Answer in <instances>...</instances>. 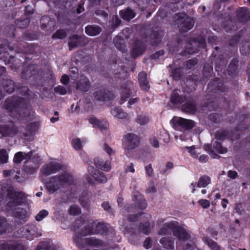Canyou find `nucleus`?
Masks as SVG:
<instances>
[{"label": "nucleus", "instance_id": "obj_26", "mask_svg": "<svg viewBox=\"0 0 250 250\" xmlns=\"http://www.w3.org/2000/svg\"><path fill=\"white\" fill-rule=\"evenodd\" d=\"M120 14L124 20L127 21H129L131 19L134 18L136 15L135 12L129 7L120 11Z\"/></svg>", "mask_w": 250, "mask_h": 250}, {"label": "nucleus", "instance_id": "obj_18", "mask_svg": "<svg viewBox=\"0 0 250 250\" xmlns=\"http://www.w3.org/2000/svg\"><path fill=\"white\" fill-rule=\"evenodd\" d=\"M41 28L43 29H46L47 31H51L54 30L55 24V20L51 19L48 16H43L41 19Z\"/></svg>", "mask_w": 250, "mask_h": 250}, {"label": "nucleus", "instance_id": "obj_29", "mask_svg": "<svg viewBox=\"0 0 250 250\" xmlns=\"http://www.w3.org/2000/svg\"><path fill=\"white\" fill-rule=\"evenodd\" d=\"M237 63V61L233 60L229 65L228 73L232 78L235 77L238 74Z\"/></svg>", "mask_w": 250, "mask_h": 250}, {"label": "nucleus", "instance_id": "obj_63", "mask_svg": "<svg viewBox=\"0 0 250 250\" xmlns=\"http://www.w3.org/2000/svg\"><path fill=\"white\" fill-rule=\"evenodd\" d=\"M198 47L200 48H205L206 46V39L204 37H201L198 40Z\"/></svg>", "mask_w": 250, "mask_h": 250}, {"label": "nucleus", "instance_id": "obj_62", "mask_svg": "<svg viewBox=\"0 0 250 250\" xmlns=\"http://www.w3.org/2000/svg\"><path fill=\"white\" fill-rule=\"evenodd\" d=\"M121 22V21L117 16H114L112 18V24L115 27L118 26Z\"/></svg>", "mask_w": 250, "mask_h": 250}, {"label": "nucleus", "instance_id": "obj_27", "mask_svg": "<svg viewBox=\"0 0 250 250\" xmlns=\"http://www.w3.org/2000/svg\"><path fill=\"white\" fill-rule=\"evenodd\" d=\"M32 151L26 153L19 152L15 154L13 161L16 163H20L24 159L26 160L27 158H30L32 156Z\"/></svg>", "mask_w": 250, "mask_h": 250}, {"label": "nucleus", "instance_id": "obj_17", "mask_svg": "<svg viewBox=\"0 0 250 250\" xmlns=\"http://www.w3.org/2000/svg\"><path fill=\"white\" fill-rule=\"evenodd\" d=\"M90 87V83L88 78L82 75L80 80L76 82V89L82 92H86L89 90Z\"/></svg>", "mask_w": 250, "mask_h": 250}, {"label": "nucleus", "instance_id": "obj_33", "mask_svg": "<svg viewBox=\"0 0 250 250\" xmlns=\"http://www.w3.org/2000/svg\"><path fill=\"white\" fill-rule=\"evenodd\" d=\"M160 242L164 248L167 249H173L174 248V241L169 238L163 237L160 240Z\"/></svg>", "mask_w": 250, "mask_h": 250}, {"label": "nucleus", "instance_id": "obj_31", "mask_svg": "<svg viewBox=\"0 0 250 250\" xmlns=\"http://www.w3.org/2000/svg\"><path fill=\"white\" fill-rule=\"evenodd\" d=\"M111 113L113 116L120 119H126L128 117L127 114L120 107H115L111 110Z\"/></svg>", "mask_w": 250, "mask_h": 250}, {"label": "nucleus", "instance_id": "obj_38", "mask_svg": "<svg viewBox=\"0 0 250 250\" xmlns=\"http://www.w3.org/2000/svg\"><path fill=\"white\" fill-rule=\"evenodd\" d=\"M81 205L86 209H88L90 207V200L88 197L87 194L84 193L82 194L80 199Z\"/></svg>", "mask_w": 250, "mask_h": 250}, {"label": "nucleus", "instance_id": "obj_39", "mask_svg": "<svg viewBox=\"0 0 250 250\" xmlns=\"http://www.w3.org/2000/svg\"><path fill=\"white\" fill-rule=\"evenodd\" d=\"M149 120V118L144 114L138 115L135 120L136 122L139 124L140 125H146L148 123Z\"/></svg>", "mask_w": 250, "mask_h": 250}, {"label": "nucleus", "instance_id": "obj_23", "mask_svg": "<svg viewBox=\"0 0 250 250\" xmlns=\"http://www.w3.org/2000/svg\"><path fill=\"white\" fill-rule=\"evenodd\" d=\"M164 36V32L161 29L153 30L150 35V42L152 45L159 44Z\"/></svg>", "mask_w": 250, "mask_h": 250}, {"label": "nucleus", "instance_id": "obj_21", "mask_svg": "<svg viewBox=\"0 0 250 250\" xmlns=\"http://www.w3.org/2000/svg\"><path fill=\"white\" fill-rule=\"evenodd\" d=\"M138 81L141 88L144 92H148L150 88V85L147 80L146 73L145 72H140L138 75Z\"/></svg>", "mask_w": 250, "mask_h": 250}, {"label": "nucleus", "instance_id": "obj_45", "mask_svg": "<svg viewBox=\"0 0 250 250\" xmlns=\"http://www.w3.org/2000/svg\"><path fill=\"white\" fill-rule=\"evenodd\" d=\"M213 148L219 153L223 154L227 152V149L226 148L223 147L221 144L217 141H215L213 144Z\"/></svg>", "mask_w": 250, "mask_h": 250}, {"label": "nucleus", "instance_id": "obj_37", "mask_svg": "<svg viewBox=\"0 0 250 250\" xmlns=\"http://www.w3.org/2000/svg\"><path fill=\"white\" fill-rule=\"evenodd\" d=\"M139 229L145 234H148L150 231V224L149 222L140 223Z\"/></svg>", "mask_w": 250, "mask_h": 250}, {"label": "nucleus", "instance_id": "obj_9", "mask_svg": "<svg viewBox=\"0 0 250 250\" xmlns=\"http://www.w3.org/2000/svg\"><path fill=\"white\" fill-rule=\"evenodd\" d=\"M181 109L183 112L191 114H194L197 111L196 101L190 95H187L184 104L181 106Z\"/></svg>", "mask_w": 250, "mask_h": 250}, {"label": "nucleus", "instance_id": "obj_61", "mask_svg": "<svg viewBox=\"0 0 250 250\" xmlns=\"http://www.w3.org/2000/svg\"><path fill=\"white\" fill-rule=\"evenodd\" d=\"M70 72L71 73V78L72 79L75 80L77 78L78 73V69L76 67H72L70 69Z\"/></svg>", "mask_w": 250, "mask_h": 250}, {"label": "nucleus", "instance_id": "obj_16", "mask_svg": "<svg viewBox=\"0 0 250 250\" xmlns=\"http://www.w3.org/2000/svg\"><path fill=\"white\" fill-rule=\"evenodd\" d=\"M173 121L176 124V125H177L183 130H190L195 126V122L193 121L181 117L176 119H173Z\"/></svg>", "mask_w": 250, "mask_h": 250}, {"label": "nucleus", "instance_id": "obj_47", "mask_svg": "<svg viewBox=\"0 0 250 250\" xmlns=\"http://www.w3.org/2000/svg\"><path fill=\"white\" fill-rule=\"evenodd\" d=\"M8 155L4 149H0V164L6 163L8 162Z\"/></svg>", "mask_w": 250, "mask_h": 250}, {"label": "nucleus", "instance_id": "obj_49", "mask_svg": "<svg viewBox=\"0 0 250 250\" xmlns=\"http://www.w3.org/2000/svg\"><path fill=\"white\" fill-rule=\"evenodd\" d=\"M29 22V20L27 18L23 20H17L16 23L18 27L20 28H25L28 26Z\"/></svg>", "mask_w": 250, "mask_h": 250}, {"label": "nucleus", "instance_id": "obj_40", "mask_svg": "<svg viewBox=\"0 0 250 250\" xmlns=\"http://www.w3.org/2000/svg\"><path fill=\"white\" fill-rule=\"evenodd\" d=\"M8 229V225L4 217H0V234L6 232Z\"/></svg>", "mask_w": 250, "mask_h": 250}, {"label": "nucleus", "instance_id": "obj_34", "mask_svg": "<svg viewBox=\"0 0 250 250\" xmlns=\"http://www.w3.org/2000/svg\"><path fill=\"white\" fill-rule=\"evenodd\" d=\"M80 37L77 35H73L71 37L68 41V45L70 49H72L78 46L80 43Z\"/></svg>", "mask_w": 250, "mask_h": 250}, {"label": "nucleus", "instance_id": "obj_19", "mask_svg": "<svg viewBox=\"0 0 250 250\" xmlns=\"http://www.w3.org/2000/svg\"><path fill=\"white\" fill-rule=\"evenodd\" d=\"M236 17L240 22H247L250 20V12L245 7L240 8L237 11Z\"/></svg>", "mask_w": 250, "mask_h": 250}, {"label": "nucleus", "instance_id": "obj_5", "mask_svg": "<svg viewBox=\"0 0 250 250\" xmlns=\"http://www.w3.org/2000/svg\"><path fill=\"white\" fill-rule=\"evenodd\" d=\"M175 17L176 23L180 32H187L193 27L194 24L193 20L186 14H177Z\"/></svg>", "mask_w": 250, "mask_h": 250}, {"label": "nucleus", "instance_id": "obj_25", "mask_svg": "<svg viewBox=\"0 0 250 250\" xmlns=\"http://www.w3.org/2000/svg\"><path fill=\"white\" fill-rule=\"evenodd\" d=\"M89 121L94 126L99 128L100 129H106L108 125V123L105 121H100L95 117L92 116L89 118Z\"/></svg>", "mask_w": 250, "mask_h": 250}, {"label": "nucleus", "instance_id": "obj_11", "mask_svg": "<svg viewBox=\"0 0 250 250\" xmlns=\"http://www.w3.org/2000/svg\"><path fill=\"white\" fill-rule=\"evenodd\" d=\"M126 139V148L133 150L138 146L140 144L139 137L133 133H129L125 135Z\"/></svg>", "mask_w": 250, "mask_h": 250}, {"label": "nucleus", "instance_id": "obj_3", "mask_svg": "<svg viewBox=\"0 0 250 250\" xmlns=\"http://www.w3.org/2000/svg\"><path fill=\"white\" fill-rule=\"evenodd\" d=\"M73 182V176L67 172L51 177L46 183V187L50 193H54L57 190Z\"/></svg>", "mask_w": 250, "mask_h": 250}, {"label": "nucleus", "instance_id": "obj_48", "mask_svg": "<svg viewBox=\"0 0 250 250\" xmlns=\"http://www.w3.org/2000/svg\"><path fill=\"white\" fill-rule=\"evenodd\" d=\"M226 63V61L224 59L217 60L215 62V70L217 71H221L225 66Z\"/></svg>", "mask_w": 250, "mask_h": 250}, {"label": "nucleus", "instance_id": "obj_52", "mask_svg": "<svg viewBox=\"0 0 250 250\" xmlns=\"http://www.w3.org/2000/svg\"><path fill=\"white\" fill-rule=\"evenodd\" d=\"M227 132L225 130L217 131L215 133V138L219 140H224L227 135Z\"/></svg>", "mask_w": 250, "mask_h": 250}, {"label": "nucleus", "instance_id": "obj_64", "mask_svg": "<svg viewBox=\"0 0 250 250\" xmlns=\"http://www.w3.org/2000/svg\"><path fill=\"white\" fill-rule=\"evenodd\" d=\"M61 82L63 84L67 85L69 82V76L66 74H63L61 78Z\"/></svg>", "mask_w": 250, "mask_h": 250}, {"label": "nucleus", "instance_id": "obj_36", "mask_svg": "<svg viewBox=\"0 0 250 250\" xmlns=\"http://www.w3.org/2000/svg\"><path fill=\"white\" fill-rule=\"evenodd\" d=\"M95 229H94V233H103L106 232L108 230V228L105 224L104 223H98L95 224Z\"/></svg>", "mask_w": 250, "mask_h": 250}, {"label": "nucleus", "instance_id": "obj_32", "mask_svg": "<svg viewBox=\"0 0 250 250\" xmlns=\"http://www.w3.org/2000/svg\"><path fill=\"white\" fill-rule=\"evenodd\" d=\"M187 97V95H171L170 97L171 102L175 104H182Z\"/></svg>", "mask_w": 250, "mask_h": 250}, {"label": "nucleus", "instance_id": "obj_54", "mask_svg": "<svg viewBox=\"0 0 250 250\" xmlns=\"http://www.w3.org/2000/svg\"><path fill=\"white\" fill-rule=\"evenodd\" d=\"M197 62L198 61L196 58L189 60L186 62V67L188 69H190L194 66H195L197 63Z\"/></svg>", "mask_w": 250, "mask_h": 250}, {"label": "nucleus", "instance_id": "obj_28", "mask_svg": "<svg viewBox=\"0 0 250 250\" xmlns=\"http://www.w3.org/2000/svg\"><path fill=\"white\" fill-rule=\"evenodd\" d=\"M102 31L101 28L96 25H89L85 27V33L89 36H95Z\"/></svg>", "mask_w": 250, "mask_h": 250}, {"label": "nucleus", "instance_id": "obj_7", "mask_svg": "<svg viewBox=\"0 0 250 250\" xmlns=\"http://www.w3.org/2000/svg\"><path fill=\"white\" fill-rule=\"evenodd\" d=\"M37 233L38 229L35 225H27L18 230L15 235L19 237H27L28 239H31L33 235L36 237L42 235L41 233L39 234Z\"/></svg>", "mask_w": 250, "mask_h": 250}, {"label": "nucleus", "instance_id": "obj_43", "mask_svg": "<svg viewBox=\"0 0 250 250\" xmlns=\"http://www.w3.org/2000/svg\"><path fill=\"white\" fill-rule=\"evenodd\" d=\"M67 36V33L64 29H60L57 30L55 33L52 35L53 39H62L65 38Z\"/></svg>", "mask_w": 250, "mask_h": 250}, {"label": "nucleus", "instance_id": "obj_53", "mask_svg": "<svg viewBox=\"0 0 250 250\" xmlns=\"http://www.w3.org/2000/svg\"><path fill=\"white\" fill-rule=\"evenodd\" d=\"M72 145L73 147L77 150H80L82 147V144L80 139H74L72 140Z\"/></svg>", "mask_w": 250, "mask_h": 250}, {"label": "nucleus", "instance_id": "obj_4", "mask_svg": "<svg viewBox=\"0 0 250 250\" xmlns=\"http://www.w3.org/2000/svg\"><path fill=\"white\" fill-rule=\"evenodd\" d=\"M3 91L10 94L15 91L21 94H29V89L27 86H23L20 83L16 85L14 82L10 79H4L2 83Z\"/></svg>", "mask_w": 250, "mask_h": 250}, {"label": "nucleus", "instance_id": "obj_59", "mask_svg": "<svg viewBox=\"0 0 250 250\" xmlns=\"http://www.w3.org/2000/svg\"><path fill=\"white\" fill-rule=\"evenodd\" d=\"M123 209L124 212H131L135 211V208L132 205H126Z\"/></svg>", "mask_w": 250, "mask_h": 250}, {"label": "nucleus", "instance_id": "obj_50", "mask_svg": "<svg viewBox=\"0 0 250 250\" xmlns=\"http://www.w3.org/2000/svg\"><path fill=\"white\" fill-rule=\"evenodd\" d=\"M69 213L72 215H77L80 213L81 210L79 207L77 205L71 206L69 210Z\"/></svg>", "mask_w": 250, "mask_h": 250}, {"label": "nucleus", "instance_id": "obj_60", "mask_svg": "<svg viewBox=\"0 0 250 250\" xmlns=\"http://www.w3.org/2000/svg\"><path fill=\"white\" fill-rule=\"evenodd\" d=\"M54 90L56 93H59V94H66L67 92L65 88L62 85H59L55 87Z\"/></svg>", "mask_w": 250, "mask_h": 250}, {"label": "nucleus", "instance_id": "obj_35", "mask_svg": "<svg viewBox=\"0 0 250 250\" xmlns=\"http://www.w3.org/2000/svg\"><path fill=\"white\" fill-rule=\"evenodd\" d=\"M210 180V179L208 176L206 175L202 176L198 181L197 186L199 188L206 187L209 184Z\"/></svg>", "mask_w": 250, "mask_h": 250}, {"label": "nucleus", "instance_id": "obj_57", "mask_svg": "<svg viewBox=\"0 0 250 250\" xmlns=\"http://www.w3.org/2000/svg\"><path fill=\"white\" fill-rule=\"evenodd\" d=\"M172 76L174 79L178 80L181 76V68H178L174 69L172 72Z\"/></svg>", "mask_w": 250, "mask_h": 250}, {"label": "nucleus", "instance_id": "obj_46", "mask_svg": "<svg viewBox=\"0 0 250 250\" xmlns=\"http://www.w3.org/2000/svg\"><path fill=\"white\" fill-rule=\"evenodd\" d=\"M82 243H83V245L85 244L87 245H98L100 244L99 242L96 239L93 237L86 238L84 239H82Z\"/></svg>", "mask_w": 250, "mask_h": 250}, {"label": "nucleus", "instance_id": "obj_41", "mask_svg": "<svg viewBox=\"0 0 250 250\" xmlns=\"http://www.w3.org/2000/svg\"><path fill=\"white\" fill-rule=\"evenodd\" d=\"M16 30V27L15 25L13 24H10L7 25L4 28V32L8 36L11 37H15V31Z\"/></svg>", "mask_w": 250, "mask_h": 250}, {"label": "nucleus", "instance_id": "obj_24", "mask_svg": "<svg viewBox=\"0 0 250 250\" xmlns=\"http://www.w3.org/2000/svg\"><path fill=\"white\" fill-rule=\"evenodd\" d=\"M94 164L97 168L104 171H108L111 168L109 162L106 161L104 162L98 157L94 159Z\"/></svg>", "mask_w": 250, "mask_h": 250}, {"label": "nucleus", "instance_id": "obj_6", "mask_svg": "<svg viewBox=\"0 0 250 250\" xmlns=\"http://www.w3.org/2000/svg\"><path fill=\"white\" fill-rule=\"evenodd\" d=\"M169 229L172 230L174 236L181 240H187L190 237L189 235L182 228L178 226H174L172 223L165 224L164 227L159 232V234H166L167 232L165 230Z\"/></svg>", "mask_w": 250, "mask_h": 250}, {"label": "nucleus", "instance_id": "obj_51", "mask_svg": "<svg viewBox=\"0 0 250 250\" xmlns=\"http://www.w3.org/2000/svg\"><path fill=\"white\" fill-rule=\"evenodd\" d=\"M132 33V30L131 29L126 28L124 29L122 32V35L121 36L122 38V40L124 39H128Z\"/></svg>", "mask_w": 250, "mask_h": 250}, {"label": "nucleus", "instance_id": "obj_10", "mask_svg": "<svg viewBox=\"0 0 250 250\" xmlns=\"http://www.w3.org/2000/svg\"><path fill=\"white\" fill-rule=\"evenodd\" d=\"M19 132V129L14 123L10 122L6 125H0V133L3 137H11L16 135Z\"/></svg>", "mask_w": 250, "mask_h": 250}, {"label": "nucleus", "instance_id": "obj_20", "mask_svg": "<svg viewBox=\"0 0 250 250\" xmlns=\"http://www.w3.org/2000/svg\"><path fill=\"white\" fill-rule=\"evenodd\" d=\"M132 200L135 202L140 209H144L147 207L146 199L138 192L135 191L133 192Z\"/></svg>", "mask_w": 250, "mask_h": 250}, {"label": "nucleus", "instance_id": "obj_44", "mask_svg": "<svg viewBox=\"0 0 250 250\" xmlns=\"http://www.w3.org/2000/svg\"><path fill=\"white\" fill-rule=\"evenodd\" d=\"M114 95H95V99L100 102H104L113 99Z\"/></svg>", "mask_w": 250, "mask_h": 250}, {"label": "nucleus", "instance_id": "obj_22", "mask_svg": "<svg viewBox=\"0 0 250 250\" xmlns=\"http://www.w3.org/2000/svg\"><path fill=\"white\" fill-rule=\"evenodd\" d=\"M37 66L35 64H29L22 70L21 74L22 79H27L37 72Z\"/></svg>", "mask_w": 250, "mask_h": 250}, {"label": "nucleus", "instance_id": "obj_58", "mask_svg": "<svg viewBox=\"0 0 250 250\" xmlns=\"http://www.w3.org/2000/svg\"><path fill=\"white\" fill-rule=\"evenodd\" d=\"M199 204L203 208H208L210 206V202L209 201L205 199H201L198 201Z\"/></svg>", "mask_w": 250, "mask_h": 250}, {"label": "nucleus", "instance_id": "obj_2", "mask_svg": "<svg viewBox=\"0 0 250 250\" xmlns=\"http://www.w3.org/2000/svg\"><path fill=\"white\" fill-rule=\"evenodd\" d=\"M7 198L8 202L6 205V209L12 211L13 215L16 218L25 222L27 217L26 210L22 208H17L25 199L26 196L24 193L22 191H16L13 189L10 188L7 190Z\"/></svg>", "mask_w": 250, "mask_h": 250}, {"label": "nucleus", "instance_id": "obj_56", "mask_svg": "<svg viewBox=\"0 0 250 250\" xmlns=\"http://www.w3.org/2000/svg\"><path fill=\"white\" fill-rule=\"evenodd\" d=\"M4 249L7 250H26L22 246L18 245L14 247L13 246L10 247L9 244L5 245Z\"/></svg>", "mask_w": 250, "mask_h": 250}, {"label": "nucleus", "instance_id": "obj_14", "mask_svg": "<svg viewBox=\"0 0 250 250\" xmlns=\"http://www.w3.org/2000/svg\"><path fill=\"white\" fill-rule=\"evenodd\" d=\"M62 168V165L58 163L50 162L45 165L42 167V173L46 175H49L56 173Z\"/></svg>", "mask_w": 250, "mask_h": 250}, {"label": "nucleus", "instance_id": "obj_15", "mask_svg": "<svg viewBox=\"0 0 250 250\" xmlns=\"http://www.w3.org/2000/svg\"><path fill=\"white\" fill-rule=\"evenodd\" d=\"M39 165L38 159L31 157L26 159L24 163V168L27 172L32 174L39 168Z\"/></svg>", "mask_w": 250, "mask_h": 250}, {"label": "nucleus", "instance_id": "obj_30", "mask_svg": "<svg viewBox=\"0 0 250 250\" xmlns=\"http://www.w3.org/2000/svg\"><path fill=\"white\" fill-rule=\"evenodd\" d=\"M58 247L53 245H50L49 242L42 241L38 245L36 250H58Z\"/></svg>", "mask_w": 250, "mask_h": 250}, {"label": "nucleus", "instance_id": "obj_1", "mask_svg": "<svg viewBox=\"0 0 250 250\" xmlns=\"http://www.w3.org/2000/svg\"><path fill=\"white\" fill-rule=\"evenodd\" d=\"M4 105L10 115L19 121L27 120L31 115L30 106L26 101L22 98L13 96L7 99Z\"/></svg>", "mask_w": 250, "mask_h": 250}, {"label": "nucleus", "instance_id": "obj_42", "mask_svg": "<svg viewBox=\"0 0 250 250\" xmlns=\"http://www.w3.org/2000/svg\"><path fill=\"white\" fill-rule=\"evenodd\" d=\"M205 242L208 244V245L211 249L212 250H220V246L212 240L208 238H206Z\"/></svg>", "mask_w": 250, "mask_h": 250}, {"label": "nucleus", "instance_id": "obj_12", "mask_svg": "<svg viewBox=\"0 0 250 250\" xmlns=\"http://www.w3.org/2000/svg\"><path fill=\"white\" fill-rule=\"evenodd\" d=\"M87 170L89 174L91 175L97 182L100 183H105L107 182V178L105 174L102 171L94 168L93 166H88Z\"/></svg>", "mask_w": 250, "mask_h": 250}, {"label": "nucleus", "instance_id": "obj_8", "mask_svg": "<svg viewBox=\"0 0 250 250\" xmlns=\"http://www.w3.org/2000/svg\"><path fill=\"white\" fill-rule=\"evenodd\" d=\"M95 226V223H90L87 226L85 225L82 229L80 233H77L74 237V241L75 243L80 248L83 247V243H82V239L81 238L83 236H86L92 233H94L93 227Z\"/></svg>", "mask_w": 250, "mask_h": 250}, {"label": "nucleus", "instance_id": "obj_55", "mask_svg": "<svg viewBox=\"0 0 250 250\" xmlns=\"http://www.w3.org/2000/svg\"><path fill=\"white\" fill-rule=\"evenodd\" d=\"M48 213L47 210H42L40 211L39 213L36 215V219L37 221H40L45 217L48 215Z\"/></svg>", "mask_w": 250, "mask_h": 250}, {"label": "nucleus", "instance_id": "obj_13", "mask_svg": "<svg viewBox=\"0 0 250 250\" xmlns=\"http://www.w3.org/2000/svg\"><path fill=\"white\" fill-rule=\"evenodd\" d=\"M146 49V43L143 41L137 40L133 43L131 54L133 58H136L142 55Z\"/></svg>", "mask_w": 250, "mask_h": 250}]
</instances>
